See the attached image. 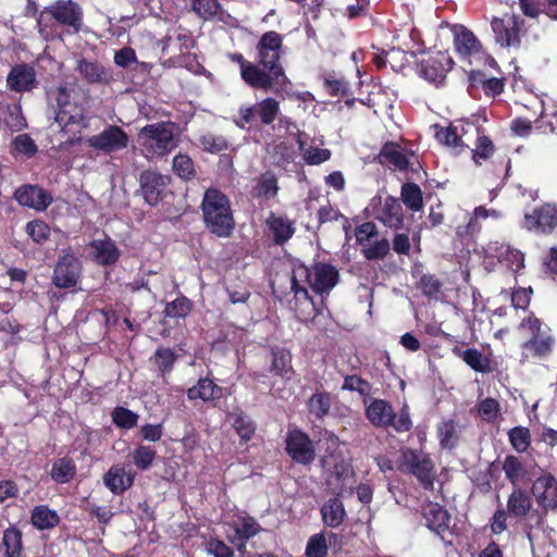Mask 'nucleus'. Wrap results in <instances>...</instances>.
I'll return each mask as SVG.
<instances>
[{
    "label": "nucleus",
    "instance_id": "1",
    "mask_svg": "<svg viewBox=\"0 0 557 557\" xmlns=\"http://www.w3.org/2000/svg\"><path fill=\"white\" fill-rule=\"evenodd\" d=\"M290 289L295 298V311L299 319H308L314 311V304L309 297V288L323 295L337 284L338 271L327 263H315L310 270L304 264H294L290 275Z\"/></svg>",
    "mask_w": 557,
    "mask_h": 557
},
{
    "label": "nucleus",
    "instance_id": "2",
    "mask_svg": "<svg viewBox=\"0 0 557 557\" xmlns=\"http://www.w3.org/2000/svg\"><path fill=\"white\" fill-rule=\"evenodd\" d=\"M175 124L158 122L144 126L138 133V145L147 159L163 157L177 147L180 138Z\"/></svg>",
    "mask_w": 557,
    "mask_h": 557
},
{
    "label": "nucleus",
    "instance_id": "3",
    "mask_svg": "<svg viewBox=\"0 0 557 557\" xmlns=\"http://www.w3.org/2000/svg\"><path fill=\"white\" fill-rule=\"evenodd\" d=\"M205 222L210 231L219 237H227L234 230L235 222L227 197L215 188H209L201 203Z\"/></svg>",
    "mask_w": 557,
    "mask_h": 557
},
{
    "label": "nucleus",
    "instance_id": "4",
    "mask_svg": "<svg viewBox=\"0 0 557 557\" xmlns=\"http://www.w3.org/2000/svg\"><path fill=\"white\" fill-rule=\"evenodd\" d=\"M48 99L52 106H55V123L58 126L69 133H76L85 127V109L78 102L72 100L70 89L65 86H59L48 91Z\"/></svg>",
    "mask_w": 557,
    "mask_h": 557
},
{
    "label": "nucleus",
    "instance_id": "5",
    "mask_svg": "<svg viewBox=\"0 0 557 557\" xmlns=\"http://www.w3.org/2000/svg\"><path fill=\"white\" fill-rule=\"evenodd\" d=\"M323 476L329 490L337 496L350 493L356 483L355 471L342 451H330L322 458Z\"/></svg>",
    "mask_w": 557,
    "mask_h": 557
},
{
    "label": "nucleus",
    "instance_id": "6",
    "mask_svg": "<svg viewBox=\"0 0 557 557\" xmlns=\"http://www.w3.org/2000/svg\"><path fill=\"white\" fill-rule=\"evenodd\" d=\"M82 9L77 3L72 0H59L40 13L37 24L40 34L46 38L50 36V32L47 30L49 20H54L60 25L67 26L72 33L76 34L82 26Z\"/></svg>",
    "mask_w": 557,
    "mask_h": 557
},
{
    "label": "nucleus",
    "instance_id": "7",
    "mask_svg": "<svg viewBox=\"0 0 557 557\" xmlns=\"http://www.w3.org/2000/svg\"><path fill=\"white\" fill-rule=\"evenodd\" d=\"M240 76L250 87L267 91L274 89L275 92H280L290 84L283 69L268 70V72H265L252 63L245 65Z\"/></svg>",
    "mask_w": 557,
    "mask_h": 557
},
{
    "label": "nucleus",
    "instance_id": "8",
    "mask_svg": "<svg viewBox=\"0 0 557 557\" xmlns=\"http://www.w3.org/2000/svg\"><path fill=\"white\" fill-rule=\"evenodd\" d=\"M400 470L414 475L424 488H433L434 465L428 454L421 450L406 449L401 454Z\"/></svg>",
    "mask_w": 557,
    "mask_h": 557
},
{
    "label": "nucleus",
    "instance_id": "9",
    "mask_svg": "<svg viewBox=\"0 0 557 557\" xmlns=\"http://www.w3.org/2000/svg\"><path fill=\"white\" fill-rule=\"evenodd\" d=\"M435 137L442 145L460 152L463 148H470L471 140L469 135H475L478 127L469 122L457 121L443 127L435 125Z\"/></svg>",
    "mask_w": 557,
    "mask_h": 557
},
{
    "label": "nucleus",
    "instance_id": "10",
    "mask_svg": "<svg viewBox=\"0 0 557 557\" xmlns=\"http://www.w3.org/2000/svg\"><path fill=\"white\" fill-rule=\"evenodd\" d=\"M491 27L495 41L503 48H518L521 44L524 20L517 14L493 17Z\"/></svg>",
    "mask_w": 557,
    "mask_h": 557
},
{
    "label": "nucleus",
    "instance_id": "11",
    "mask_svg": "<svg viewBox=\"0 0 557 557\" xmlns=\"http://www.w3.org/2000/svg\"><path fill=\"white\" fill-rule=\"evenodd\" d=\"M278 112V101L269 97L253 106L240 107L236 124L240 128H245L247 125H252L257 121H260L264 125H270L277 117Z\"/></svg>",
    "mask_w": 557,
    "mask_h": 557
},
{
    "label": "nucleus",
    "instance_id": "12",
    "mask_svg": "<svg viewBox=\"0 0 557 557\" xmlns=\"http://www.w3.org/2000/svg\"><path fill=\"white\" fill-rule=\"evenodd\" d=\"M557 226V208L552 203H544L525 212L521 227L536 234H550Z\"/></svg>",
    "mask_w": 557,
    "mask_h": 557
},
{
    "label": "nucleus",
    "instance_id": "13",
    "mask_svg": "<svg viewBox=\"0 0 557 557\" xmlns=\"http://www.w3.org/2000/svg\"><path fill=\"white\" fill-rule=\"evenodd\" d=\"M451 32L458 55L470 64L481 62L482 47L474 34L463 25H454Z\"/></svg>",
    "mask_w": 557,
    "mask_h": 557
},
{
    "label": "nucleus",
    "instance_id": "14",
    "mask_svg": "<svg viewBox=\"0 0 557 557\" xmlns=\"http://www.w3.org/2000/svg\"><path fill=\"white\" fill-rule=\"evenodd\" d=\"M81 262L73 253L60 256L53 271L52 282L59 288L74 287L81 276Z\"/></svg>",
    "mask_w": 557,
    "mask_h": 557
},
{
    "label": "nucleus",
    "instance_id": "15",
    "mask_svg": "<svg viewBox=\"0 0 557 557\" xmlns=\"http://www.w3.org/2000/svg\"><path fill=\"white\" fill-rule=\"evenodd\" d=\"M286 451L294 461L301 465L311 463L315 457L312 441L305 432L298 429L288 432Z\"/></svg>",
    "mask_w": 557,
    "mask_h": 557
},
{
    "label": "nucleus",
    "instance_id": "16",
    "mask_svg": "<svg viewBox=\"0 0 557 557\" xmlns=\"http://www.w3.org/2000/svg\"><path fill=\"white\" fill-rule=\"evenodd\" d=\"M282 36L276 32L264 33L258 45V62L267 70L283 69L277 62L281 57Z\"/></svg>",
    "mask_w": 557,
    "mask_h": 557
},
{
    "label": "nucleus",
    "instance_id": "17",
    "mask_svg": "<svg viewBox=\"0 0 557 557\" xmlns=\"http://www.w3.org/2000/svg\"><path fill=\"white\" fill-rule=\"evenodd\" d=\"M87 143L96 150L112 153L127 147L128 136L121 127L111 125L89 137Z\"/></svg>",
    "mask_w": 557,
    "mask_h": 557
},
{
    "label": "nucleus",
    "instance_id": "18",
    "mask_svg": "<svg viewBox=\"0 0 557 557\" xmlns=\"http://www.w3.org/2000/svg\"><path fill=\"white\" fill-rule=\"evenodd\" d=\"M171 183V177L153 171L140 175V189L147 203L153 206L163 198Z\"/></svg>",
    "mask_w": 557,
    "mask_h": 557
},
{
    "label": "nucleus",
    "instance_id": "19",
    "mask_svg": "<svg viewBox=\"0 0 557 557\" xmlns=\"http://www.w3.org/2000/svg\"><path fill=\"white\" fill-rule=\"evenodd\" d=\"M523 530L534 555L536 548L544 547L553 543V529L545 525L544 517L541 512H533L530 515L527 522L523 524Z\"/></svg>",
    "mask_w": 557,
    "mask_h": 557
},
{
    "label": "nucleus",
    "instance_id": "20",
    "mask_svg": "<svg viewBox=\"0 0 557 557\" xmlns=\"http://www.w3.org/2000/svg\"><path fill=\"white\" fill-rule=\"evenodd\" d=\"M15 200L24 207L36 211L46 210L52 202L51 195L36 185H23L14 193Z\"/></svg>",
    "mask_w": 557,
    "mask_h": 557
},
{
    "label": "nucleus",
    "instance_id": "21",
    "mask_svg": "<svg viewBox=\"0 0 557 557\" xmlns=\"http://www.w3.org/2000/svg\"><path fill=\"white\" fill-rule=\"evenodd\" d=\"M532 494L544 509L557 508V480L552 474L537 478L532 485Z\"/></svg>",
    "mask_w": 557,
    "mask_h": 557
},
{
    "label": "nucleus",
    "instance_id": "22",
    "mask_svg": "<svg viewBox=\"0 0 557 557\" xmlns=\"http://www.w3.org/2000/svg\"><path fill=\"white\" fill-rule=\"evenodd\" d=\"M135 473L123 465L112 466L103 475L104 486L113 494L121 495L132 487Z\"/></svg>",
    "mask_w": 557,
    "mask_h": 557
},
{
    "label": "nucleus",
    "instance_id": "23",
    "mask_svg": "<svg viewBox=\"0 0 557 557\" xmlns=\"http://www.w3.org/2000/svg\"><path fill=\"white\" fill-rule=\"evenodd\" d=\"M366 404V417L370 423L376 428H387L395 418L392 405L384 399H369Z\"/></svg>",
    "mask_w": 557,
    "mask_h": 557
},
{
    "label": "nucleus",
    "instance_id": "24",
    "mask_svg": "<svg viewBox=\"0 0 557 557\" xmlns=\"http://www.w3.org/2000/svg\"><path fill=\"white\" fill-rule=\"evenodd\" d=\"M486 255L496 258L499 262H505L513 272L523 268V255L517 249L499 242H491L485 248Z\"/></svg>",
    "mask_w": 557,
    "mask_h": 557
},
{
    "label": "nucleus",
    "instance_id": "25",
    "mask_svg": "<svg viewBox=\"0 0 557 557\" xmlns=\"http://www.w3.org/2000/svg\"><path fill=\"white\" fill-rule=\"evenodd\" d=\"M7 83L9 88L13 91H29L37 85L35 70L26 64L15 65L11 69Z\"/></svg>",
    "mask_w": 557,
    "mask_h": 557
},
{
    "label": "nucleus",
    "instance_id": "26",
    "mask_svg": "<svg viewBox=\"0 0 557 557\" xmlns=\"http://www.w3.org/2000/svg\"><path fill=\"white\" fill-rule=\"evenodd\" d=\"M423 517L426 527L438 536L444 537V533L449 529L450 521L447 510L436 503H429L423 508Z\"/></svg>",
    "mask_w": 557,
    "mask_h": 557
},
{
    "label": "nucleus",
    "instance_id": "27",
    "mask_svg": "<svg viewBox=\"0 0 557 557\" xmlns=\"http://www.w3.org/2000/svg\"><path fill=\"white\" fill-rule=\"evenodd\" d=\"M507 510L510 516L522 520L523 524L527 522L530 515L539 512L532 510V502L529 495L520 487H515L507 500Z\"/></svg>",
    "mask_w": 557,
    "mask_h": 557
},
{
    "label": "nucleus",
    "instance_id": "28",
    "mask_svg": "<svg viewBox=\"0 0 557 557\" xmlns=\"http://www.w3.org/2000/svg\"><path fill=\"white\" fill-rule=\"evenodd\" d=\"M376 219L389 228H400L404 223L401 205L394 197L385 198Z\"/></svg>",
    "mask_w": 557,
    "mask_h": 557
},
{
    "label": "nucleus",
    "instance_id": "29",
    "mask_svg": "<svg viewBox=\"0 0 557 557\" xmlns=\"http://www.w3.org/2000/svg\"><path fill=\"white\" fill-rule=\"evenodd\" d=\"M445 63H450V60L445 55L429 58L421 64V75L431 83L441 84L448 71Z\"/></svg>",
    "mask_w": 557,
    "mask_h": 557
},
{
    "label": "nucleus",
    "instance_id": "30",
    "mask_svg": "<svg viewBox=\"0 0 557 557\" xmlns=\"http://www.w3.org/2000/svg\"><path fill=\"white\" fill-rule=\"evenodd\" d=\"M90 248L96 261L103 265L114 263L120 257L119 249L110 238L95 239Z\"/></svg>",
    "mask_w": 557,
    "mask_h": 557
},
{
    "label": "nucleus",
    "instance_id": "31",
    "mask_svg": "<svg viewBox=\"0 0 557 557\" xmlns=\"http://www.w3.org/2000/svg\"><path fill=\"white\" fill-rule=\"evenodd\" d=\"M379 158L381 163H387L400 171H405L409 166L408 154L395 143L385 144Z\"/></svg>",
    "mask_w": 557,
    "mask_h": 557
},
{
    "label": "nucleus",
    "instance_id": "32",
    "mask_svg": "<svg viewBox=\"0 0 557 557\" xmlns=\"http://www.w3.org/2000/svg\"><path fill=\"white\" fill-rule=\"evenodd\" d=\"M553 343L552 336L535 334L530 341L523 344V358H544L548 356L552 351Z\"/></svg>",
    "mask_w": 557,
    "mask_h": 557
},
{
    "label": "nucleus",
    "instance_id": "33",
    "mask_svg": "<svg viewBox=\"0 0 557 557\" xmlns=\"http://www.w3.org/2000/svg\"><path fill=\"white\" fill-rule=\"evenodd\" d=\"M321 515L324 524L327 527H339L346 517L343 502L337 497L330 498L321 507Z\"/></svg>",
    "mask_w": 557,
    "mask_h": 557
},
{
    "label": "nucleus",
    "instance_id": "34",
    "mask_svg": "<svg viewBox=\"0 0 557 557\" xmlns=\"http://www.w3.org/2000/svg\"><path fill=\"white\" fill-rule=\"evenodd\" d=\"M222 388L209 379H199L196 385L188 388L187 396L190 400L201 399L202 401H211L220 398Z\"/></svg>",
    "mask_w": 557,
    "mask_h": 557
},
{
    "label": "nucleus",
    "instance_id": "35",
    "mask_svg": "<svg viewBox=\"0 0 557 557\" xmlns=\"http://www.w3.org/2000/svg\"><path fill=\"white\" fill-rule=\"evenodd\" d=\"M0 552H3L4 557H22V532L17 528L11 527L4 530Z\"/></svg>",
    "mask_w": 557,
    "mask_h": 557
},
{
    "label": "nucleus",
    "instance_id": "36",
    "mask_svg": "<svg viewBox=\"0 0 557 557\" xmlns=\"http://www.w3.org/2000/svg\"><path fill=\"white\" fill-rule=\"evenodd\" d=\"M193 11L203 20H212L216 17L219 21L225 22L230 15L225 13L218 0H191Z\"/></svg>",
    "mask_w": 557,
    "mask_h": 557
},
{
    "label": "nucleus",
    "instance_id": "37",
    "mask_svg": "<svg viewBox=\"0 0 557 557\" xmlns=\"http://www.w3.org/2000/svg\"><path fill=\"white\" fill-rule=\"evenodd\" d=\"M267 225L276 244H283L294 234V227L288 219L271 214L267 220Z\"/></svg>",
    "mask_w": 557,
    "mask_h": 557
},
{
    "label": "nucleus",
    "instance_id": "38",
    "mask_svg": "<svg viewBox=\"0 0 557 557\" xmlns=\"http://www.w3.org/2000/svg\"><path fill=\"white\" fill-rule=\"evenodd\" d=\"M227 421L233 425L235 432L243 441L248 442L252 438L256 425L243 411L230 412L227 414Z\"/></svg>",
    "mask_w": 557,
    "mask_h": 557
},
{
    "label": "nucleus",
    "instance_id": "39",
    "mask_svg": "<svg viewBox=\"0 0 557 557\" xmlns=\"http://www.w3.org/2000/svg\"><path fill=\"white\" fill-rule=\"evenodd\" d=\"M30 519L33 525L39 530L51 529L60 521L58 513L44 505L33 509Z\"/></svg>",
    "mask_w": 557,
    "mask_h": 557
},
{
    "label": "nucleus",
    "instance_id": "40",
    "mask_svg": "<svg viewBox=\"0 0 557 557\" xmlns=\"http://www.w3.org/2000/svg\"><path fill=\"white\" fill-rule=\"evenodd\" d=\"M472 370L481 373L491 371V360L475 348H468L457 354Z\"/></svg>",
    "mask_w": 557,
    "mask_h": 557
},
{
    "label": "nucleus",
    "instance_id": "41",
    "mask_svg": "<svg viewBox=\"0 0 557 557\" xmlns=\"http://www.w3.org/2000/svg\"><path fill=\"white\" fill-rule=\"evenodd\" d=\"M471 86L481 85L486 96L495 97L503 92L504 83L502 79L492 77L485 78L480 71H471L470 73Z\"/></svg>",
    "mask_w": 557,
    "mask_h": 557
},
{
    "label": "nucleus",
    "instance_id": "42",
    "mask_svg": "<svg viewBox=\"0 0 557 557\" xmlns=\"http://www.w3.org/2000/svg\"><path fill=\"white\" fill-rule=\"evenodd\" d=\"M76 70L89 83H102L107 81V72L102 65L94 61L82 59Z\"/></svg>",
    "mask_w": 557,
    "mask_h": 557
},
{
    "label": "nucleus",
    "instance_id": "43",
    "mask_svg": "<svg viewBox=\"0 0 557 557\" xmlns=\"http://www.w3.org/2000/svg\"><path fill=\"white\" fill-rule=\"evenodd\" d=\"M503 470L506 478L518 487L525 481L527 471L521 461L515 456H507L503 462Z\"/></svg>",
    "mask_w": 557,
    "mask_h": 557
},
{
    "label": "nucleus",
    "instance_id": "44",
    "mask_svg": "<svg viewBox=\"0 0 557 557\" xmlns=\"http://www.w3.org/2000/svg\"><path fill=\"white\" fill-rule=\"evenodd\" d=\"M76 473V467L73 460L69 458H60L55 460L51 468V478L57 483H67L70 482Z\"/></svg>",
    "mask_w": 557,
    "mask_h": 557
},
{
    "label": "nucleus",
    "instance_id": "45",
    "mask_svg": "<svg viewBox=\"0 0 557 557\" xmlns=\"http://www.w3.org/2000/svg\"><path fill=\"white\" fill-rule=\"evenodd\" d=\"M401 200L411 211H420L423 208L421 188L414 183H406L401 187Z\"/></svg>",
    "mask_w": 557,
    "mask_h": 557
},
{
    "label": "nucleus",
    "instance_id": "46",
    "mask_svg": "<svg viewBox=\"0 0 557 557\" xmlns=\"http://www.w3.org/2000/svg\"><path fill=\"white\" fill-rule=\"evenodd\" d=\"M299 149L305 162L310 165H319L327 161L332 156L331 150L312 145H306L304 141H299Z\"/></svg>",
    "mask_w": 557,
    "mask_h": 557
},
{
    "label": "nucleus",
    "instance_id": "47",
    "mask_svg": "<svg viewBox=\"0 0 557 557\" xmlns=\"http://www.w3.org/2000/svg\"><path fill=\"white\" fill-rule=\"evenodd\" d=\"M236 537L240 541H247L258 534L261 530L259 523L251 517H239L234 522Z\"/></svg>",
    "mask_w": 557,
    "mask_h": 557
},
{
    "label": "nucleus",
    "instance_id": "48",
    "mask_svg": "<svg viewBox=\"0 0 557 557\" xmlns=\"http://www.w3.org/2000/svg\"><path fill=\"white\" fill-rule=\"evenodd\" d=\"M132 457H133L134 465L139 470L145 471V470H148L152 466V463L157 457V451L154 448H152L150 446L139 445L134 449Z\"/></svg>",
    "mask_w": 557,
    "mask_h": 557
},
{
    "label": "nucleus",
    "instance_id": "49",
    "mask_svg": "<svg viewBox=\"0 0 557 557\" xmlns=\"http://www.w3.org/2000/svg\"><path fill=\"white\" fill-rule=\"evenodd\" d=\"M471 145L475 144V148L472 149L473 160L479 163L480 159L488 158L493 152V144L491 139L484 135L480 134V129L478 128V133L475 135H469Z\"/></svg>",
    "mask_w": 557,
    "mask_h": 557
},
{
    "label": "nucleus",
    "instance_id": "50",
    "mask_svg": "<svg viewBox=\"0 0 557 557\" xmlns=\"http://www.w3.org/2000/svg\"><path fill=\"white\" fill-rule=\"evenodd\" d=\"M172 169L183 180H190L196 174L194 161L184 153H178L173 158Z\"/></svg>",
    "mask_w": 557,
    "mask_h": 557
},
{
    "label": "nucleus",
    "instance_id": "51",
    "mask_svg": "<svg viewBox=\"0 0 557 557\" xmlns=\"http://www.w3.org/2000/svg\"><path fill=\"white\" fill-rule=\"evenodd\" d=\"M486 219L485 207H476L473 214L469 218L466 226H458L456 233L458 236H471L480 232V220Z\"/></svg>",
    "mask_w": 557,
    "mask_h": 557
},
{
    "label": "nucleus",
    "instance_id": "52",
    "mask_svg": "<svg viewBox=\"0 0 557 557\" xmlns=\"http://www.w3.org/2000/svg\"><path fill=\"white\" fill-rule=\"evenodd\" d=\"M327 550L326 535L324 533H317L309 537L305 554L307 557H326Z\"/></svg>",
    "mask_w": 557,
    "mask_h": 557
},
{
    "label": "nucleus",
    "instance_id": "53",
    "mask_svg": "<svg viewBox=\"0 0 557 557\" xmlns=\"http://www.w3.org/2000/svg\"><path fill=\"white\" fill-rule=\"evenodd\" d=\"M441 446L453 448L457 443V425L453 420L442 422L437 429Z\"/></svg>",
    "mask_w": 557,
    "mask_h": 557
},
{
    "label": "nucleus",
    "instance_id": "54",
    "mask_svg": "<svg viewBox=\"0 0 557 557\" xmlns=\"http://www.w3.org/2000/svg\"><path fill=\"white\" fill-rule=\"evenodd\" d=\"M331 408V397L326 393H315L309 399V410L317 418L325 416Z\"/></svg>",
    "mask_w": 557,
    "mask_h": 557
},
{
    "label": "nucleus",
    "instance_id": "55",
    "mask_svg": "<svg viewBox=\"0 0 557 557\" xmlns=\"http://www.w3.org/2000/svg\"><path fill=\"white\" fill-rule=\"evenodd\" d=\"M255 190L258 196L267 198L274 197L277 193V181L275 176L269 172L262 174L258 180Z\"/></svg>",
    "mask_w": 557,
    "mask_h": 557
},
{
    "label": "nucleus",
    "instance_id": "56",
    "mask_svg": "<svg viewBox=\"0 0 557 557\" xmlns=\"http://www.w3.org/2000/svg\"><path fill=\"white\" fill-rule=\"evenodd\" d=\"M113 422L123 429H132L137 424L138 416L124 407H116L112 412Z\"/></svg>",
    "mask_w": 557,
    "mask_h": 557
},
{
    "label": "nucleus",
    "instance_id": "57",
    "mask_svg": "<svg viewBox=\"0 0 557 557\" xmlns=\"http://www.w3.org/2000/svg\"><path fill=\"white\" fill-rule=\"evenodd\" d=\"M509 441L517 451H524L530 445V432L527 428L516 426L508 432Z\"/></svg>",
    "mask_w": 557,
    "mask_h": 557
},
{
    "label": "nucleus",
    "instance_id": "58",
    "mask_svg": "<svg viewBox=\"0 0 557 557\" xmlns=\"http://www.w3.org/2000/svg\"><path fill=\"white\" fill-rule=\"evenodd\" d=\"M388 251L389 243L385 238L375 240L373 243L370 242L366 247L362 248L363 256L368 260L382 259L388 253Z\"/></svg>",
    "mask_w": 557,
    "mask_h": 557
},
{
    "label": "nucleus",
    "instance_id": "59",
    "mask_svg": "<svg viewBox=\"0 0 557 557\" xmlns=\"http://www.w3.org/2000/svg\"><path fill=\"white\" fill-rule=\"evenodd\" d=\"M290 355L284 350H274L272 352V371L277 375H287L290 370Z\"/></svg>",
    "mask_w": 557,
    "mask_h": 557
},
{
    "label": "nucleus",
    "instance_id": "60",
    "mask_svg": "<svg viewBox=\"0 0 557 557\" xmlns=\"http://www.w3.org/2000/svg\"><path fill=\"white\" fill-rule=\"evenodd\" d=\"M499 411V403L494 398H485L478 405V412L486 422H494Z\"/></svg>",
    "mask_w": 557,
    "mask_h": 557
},
{
    "label": "nucleus",
    "instance_id": "61",
    "mask_svg": "<svg viewBox=\"0 0 557 557\" xmlns=\"http://www.w3.org/2000/svg\"><path fill=\"white\" fill-rule=\"evenodd\" d=\"M26 232L34 242L40 244L48 239L50 227L46 222L41 220H35L27 223Z\"/></svg>",
    "mask_w": 557,
    "mask_h": 557
},
{
    "label": "nucleus",
    "instance_id": "62",
    "mask_svg": "<svg viewBox=\"0 0 557 557\" xmlns=\"http://www.w3.org/2000/svg\"><path fill=\"white\" fill-rule=\"evenodd\" d=\"M190 310V302L185 297L176 298L169 302L164 309L165 315L171 318H184Z\"/></svg>",
    "mask_w": 557,
    "mask_h": 557
},
{
    "label": "nucleus",
    "instance_id": "63",
    "mask_svg": "<svg viewBox=\"0 0 557 557\" xmlns=\"http://www.w3.org/2000/svg\"><path fill=\"white\" fill-rule=\"evenodd\" d=\"M12 145L17 153L24 154L27 158L34 156L37 151L35 141L27 134L17 135L13 139Z\"/></svg>",
    "mask_w": 557,
    "mask_h": 557
},
{
    "label": "nucleus",
    "instance_id": "64",
    "mask_svg": "<svg viewBox=\"0 0 557 557\" xmlns=\"http://www.w3.org/2000/svg\"><path fill=\"white\" fill-rule=\"evenodd\" d=\"M206 549L209 554L213 555L214 557H233L234 552L233 549L226 545L223 541L211 537L206 543Z\"/></svg>",
    "mask_w": 557,
    "mask_h": 557
}]
</instances>
